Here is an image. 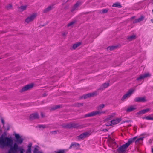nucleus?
Instances as JSON below:
<instances>
[{
	"mask_svg": "<svg viewBox=\"0 0 153 153\" xmlns=\"http://www.w3.org/2000/svg\"><path fill=\"white\" fill-rule=\"evenodd\" d=\"M13 140L11 137H4L2 135L0 137V146L4 147L7 146L10 147L9 153H18L19 151L20 153H24V149L22 148L19 147L17 143H15L13 146Z\"/></svg>",
	"mask_w": 153,
	"mask_h": 153,
	"instance_id": "f257e3e1",
	"label": "nucleus"
},
{
	"mask_svg": "<svg viewBox=\"0 0 153 153\" xmlns=\"http://www.w3.org/2000/svg\"><path fill=\"white\" fill-rule=\"evenodd\" d=\"M61 126L65 129H70L72 128H76L79 127L80 126L78 123H71L67 124H62Z\"/></svg>",
	"mask_w": 153,
	"mask_h": 153,
	"instance_id": "f03ea898",
	"label": "nucleus"
},
{
	"mask_svg": "<svg viewBox=\"0 0 153 153\" xmlns=\"http://www.w3.org/2000/svg\"><path fill=\"white\" fill-rule=\"evenodd\" d=\"M105 111H93L91 113H88L85 114L84 116V117L86 118L88 117H91L93 116H95L101 113H105Z\"/></svg>",
	"mask_w": 153,
	"mask_h": 153,
	"instance_id": "7ed1b4c3",
	"label": "nucleus"
},
{
	"mask_svg": "<svg viewBox=\"0 0 153 153\" xmlns=\"http://www.w3.org/2000/svg\"><path fill=\"white\" fill-rule=\"evenodd\" d=\"M128 148L127 146L125 144L120 146L117 149L116 151L118 153H126V149Z\"/></svg>",
	"mask_w": 153,
	"mask_h": 153,
	"instance_id": "20e7f679",
	"label": "nucleus"
},
{
	"mask_svg": "<svg viewBox=\"0 0 153 153\" xmlns=\"http://www.w3.org/2000/svg\"><path fill=\"white\" fill-rule=\"evenodd\" d=\"M134 91V89L133 88H131L130 89L128 90V91L123 96L121 100L123 101L127 97H130V96L133 93Z\"/></svg>",
	"mask_w": 153,
	"mask_h": 153,
	"instance_id": "39448f33",
	"label": "nucleus"
},
{
	"mask_svg": "<svg viewBox=\"0 0 153 153\" xmlns=\"http://www.w3.org/2000/svg\"><path fill=\"white\" fill-rule=\"evenodd\" d=\"M33 86L34 84L33 83L27 84L23 87L20 91V92H22L30 90L33 88Z\"/></svg>",
	"mask_w": 153,
	"mask_h": 153,
	"instance_id": "423d86ee",
	"label": "nucleus"
},
{
	"mask_svg": "<svg viewBox=\"0 0 153 153\" xmlns=\"http://www.w3.org/2000/svg\"><path fill=\"white\" fill-rule=\"evenodd\" d=\"M134 100L135 102H144L147 101L145 96L143 97H136L134 99Z\"/></svg>",
	"mask_w": 153,
	"mask_h": 153,
	"instance_id": "0eeeda50",
	"label": "nucleus"
},
{
	"mask_svg": "<svg viewBox=\"0 0 153 153\" xmlns=\"http://www.w3.org/2000/svg\"><path fill=\"white\" fill-rule=\"evenodd\" d=\"M37 14L36 13H34L32 15H31L30 16L27 17L25 19V22L28 23L30 22L33 21L36 17Z\"/></svg>",
	"mask_w": 153,
	"mask_h": 153,
	"instance_id": "6e6552de",
	"label": "nucleus"
},
{
	"mask_svg": "<svg viewBox=\"0 0 153 153\" xmlns=\"http://www.w3.org/2000/svg\"><path fill=\"white\" fill-rule=\"evenodd\" d=\"M137 138L136 137H135L132 138L128 139V142L125 143L126 145L128 147L129 146L132 144L133 143L135 142V139Z\"/></svg>",
	"mask_w": 153,
	"mask_h": 153,
	"instance_id": "1a4fd4ad",
	"label": "nucleus"
},
{
	"mask_svg": "<svg viewBox=\"0 0 153 153\" xmlns=\"http://www.w3.org/2000/svg\"><path fill=\"white\" fill-rule=\"evenodd\" d=\"M89 135V133L88 132H85L77 137V138L79 140L80 139H82L88 136Z\"/></svg>",
	"mask_w": 153,
	"mask_h": 153,
	"instance_id": "9d476101",
	"label": "nucleus"
},
{
	"mask_svg": "<svg viewBox=\"0 0 153 153\" xmlns=\"http://www.w3.org/2000/svg\"><path fill=\"white\" fill-rule=\"evenodd\" d=\"M150 76V75L149 73H146L144 74H143L140 75L137 78L136 80L137 81L141 80L143 79L146 77Z\"/></svg>",
	"mask_w": 153,
	"mask_h": 153,
	"instance_id": "9b49d317",
	"label": "nucleus"
},
{
	"mask_svg": "<svg viewBox=\"0 0 153 153\" xmlns=\"http://www.w3.org/2000/svg\"><path fill=\"white\" fill-rule=\"evenodd\" d=\"M15 138L16 140V142L17 143H21L23 141V139L21 138L20 135L18 134H15Z\"/></svg>",
	"mask_w": 153,
	"mask_h": 153,
	"instance_id": "f8f14e48",
	"label": "nucleus"
},
{
	"mask_svg": "<svg viewBox=\"0 0 153 153\" xmlns=\"http://www.w3.org/2000/svg\"><path fill=\"white\" fill-rule=\"evenodd\" d=\"M39 118V114L37 113L32 114L29 117V119L30 120H32L34 119H38Z\"/></svg>",
	"mask_w": 153,
	"mask_h": 153,
	"instance_id": "ddd939ff",
	"label": "nucleus"
},
{
	"mask_svg": "<svg viewBox=\"0 0 153 153\" xmlns=\"http://www.w3.org/2000/svg\"><path fill=\"white\" fill-rule=\"evenodd\" d=\"M82 3V2L81 1H77L72 7L71 11V12H74L76 9L77 8L79 5H81Z\"/></svg>",
	"mask_w": 153,
	"mask_h": 153,
	"instance_id": "4468645a",
	"label": "nucleus"
},
{
	"mask_svg": "<svg viewBox=\"0 0 153 153\" xmlns=\"http://www.w3.org/2000/svg\"><path fill=\"white\" fill-rule=\"evenodd\" d=\"M80 146V145L79 143L76 142H73L71 143L69 149H71L73 147H76V149H79Z\"/></svg>",
	"mask_w": 153,
	"mask_h": 153,
	"instance_id": "2eb2a0df",
	"label": "nucleus"
},
{
	"mask_svg": "<svg viewBox=\"0 0 153 153\" xmlns=\"http://www.w3.org/2000/svg\"><path fill=\"white\" fill-rule=\"evenodd\" d=\"M136 109L135 106L131 105L126 110V112L127 113L131 112Z\"/></svg>",
	"mask_w": 153,
	"mask_h": 153,
	"instance_id": "dca6fc26",
	"label": "nucleus"
},
{
	"mask_svg": "<svg viewBox=\"0 0 153 153\" xmlns=\"http://www.w3.org/2000/svg\"><path fill=\"white\" fill-rule=\"evenodd\" d=\"M121 121L120 118H117L116 119H114L110 121V123L113 125H115L119 123Z\"/></svg>",
	"mask_w": 153,
	"mask_h": 153,
	"instance_id": "f3484780",
	"label": "nucleus"
},
{
	"mask_svg": "<svg viewBox=\"0 0 153 153\" xmlns=\"http://www.w3.org/2000/svg\"><path fill=\"white\" fill-rule=\"evenodd\" d=\"M150 110L149 108H147L145 109H143L139 111L137 113L138 115L143 114L148 112Z\"/></svg>",
	"mask_w": 153,
	"mask_h": 153,
	"instance_id": "a211bd4d",
	"label": "nucleus"
},
{
	"mask_svg": "<svg viewBox=\"0 0 153 153\" xmlns=\"http://www.w3.org/2000/svg\"><path fill=\"white\" fill-rule=\"evenodd\" d=\"M61 105H56L54 106H53L52 107H50V111H52L53 110H56V109H58L59 108L61 107H62Z\"/></svg>",
	"mask_w": 153,
	"mask_h": 153,
	"instance_id": "6ab92c4d",
	"label": "nucleus"
},
{
	"mask_svg": "<svg viewBox=\"0 0 153 153\" xmlns=\"http://www.w3.org/2000/svg\"><path fill=\"white\" fill-rule=\"evenodd\" d=\"M143 137H140L137 139H135V143L136 144L141 143L143 140Z\"/></svg>",
	"mask_w": 153,
	"mask_h": 153,
	"instance_id": "aec40b11",
	"label": "nucleus"
},
{
	"mask_svg": "<svg viewBox=\"0 0 153 153\" xmlns=\"http://www.w3.org/2000/svg\"><path fill=\"white\" fill-rule=\"evenodd\" d=\"M90 97L96 96L99 94L98 91H96L93 92L89 93Z\"/></svg>",
	"mask_w": 153,
	"mask_h": 153,
	"instance_id": "412c9836",
	"label": "nucleus"
},
{
	"mask_svg": "<svg viewBox=\"0 0 153 153\" xmlns=\"http://www.w3.org/2000/svg\"><path fill=\"white\" fill-rule=\"evenodd\" d=\"M32 144L29 143L28 146V149L26 151V153H31V147Z\"/></svg>",
	"mask_w": 153,
	"mask_h": 153,
	"instance_id": "4be33fe9",
	"label": "nucleus"
},
{
	"mask_svg": "<svg viewBox=\"0 0 153 153\" xmlns=\"http://www.w3.org/2000/svg\"><path fill=\"white\" fill-rule=\"evenodd\" d=\"M114 114H112L108 115L107 118H106L105 119L104 121V122H107V121L109 120H111L112 118L114 116Z\"/></svg>",
	"mask_w": 153,
	"mask_h": 153,
	"instance_id": "5701e85b",
	"label": "nucleus"
},
{
	"mask_svg": "<svg viewBox=\"0 0 153 153\" xmlns=\"http://www.w3.org/2000/svg\"><path fill=\"white\" fill-rule=\"evenodd\" d=\"M112 7H118L119 8H120L122 7L121 5L119 2H116L114 3L112 5Z\"/></svg>",
	"mask_w": 153,
	"mask_h": 153,
	"instance_id": "b1692460",
	"label": "nucleus"
},
{
	"mask_svg": "<svg viewBox=\"0 0 153 153\" xmlns=\"http://www.w3.org/2000/svg\"><path fill=\"white\" fill-rule=\"evenodd\" d=\"M136 38V36L135 35H133L132 36H130L129 37H128L127 39L130 41L133 40L135 39Z\"/></svg>",
	"mask_w": 153,
	"mask_h": 153,
	"instance_id": "393cba45",
	"label": "nucleus"
},
{
	"mask_svg": "<svg viewBox=\"0 0 153 153\" xmlns=\"http://www.w3.org/2000/svg\"><path fill=\"white\" fill-rule=\"evenodd\" d=\"M81 44V42H77L76 43L74 44L73 45L72 48L74 49H75L77 47L79 46Z\"/></svg>",
	"mask_w": 153,
	"mask_h": 153,
	"instance_id": "a878e982",
	"label": "nucleus"
},
{
	"mask_svg": "<svg viewBox=\"0 0 153 153\" xmlns=\"http://www.w3.org/2000/svg\"><path fill=\"white\" fill-rule=\"evenodd\" d=\"M27 7V5H22L20 7H19V9H20L21 10V11H23L25 10L26 9Z\"/></svg>",
	"mask_w": 153,
	"mask_h": 153,
	"instance_id": "bb28decb",
	"label": "nucleus"
},
{
	"mask_svg": "<svg viewBox=\"0 0 153 153\" xmlns=\"http://www.w3.org/2000/svg\"><path fill=\"white\" fill-rule=\"evenodd\" d=\"M117 46H111L108 47V48H109V50L110 51H112L115 49L117 48Z\"/></svg>",
	"mask_w": 153,
	"mask_h": 153,
	"instance_id": "cd10ccee",
	"label": "nucleus"
},
{
	"mask_svg": "<svg viewBox=\"0 0 153 153\" xmlns=\"http://www.w3.org/2000/svg\"><path fill=\"white\" fill-rule=\"evenodd\" d=\"M90 97L89 93L83 95L82 97L81 98H84V99H86L87 98Z\"/></svg>",
	"mask_w": 153,
	"mask_h": 153,
	"instance_id": "c85d7f7f",
	"label": "nucleus"
},
{
	"mask_svg": "<svg viewBox=\"0 0 153 153\" xmlns=\"http://www.w3.org/2000/svg\"><path fill=\"white\" fill-rule=\"evenodd\" d=\"M83 105V103H78L75 104L74 106L77 107H80V106H82Z\"/></svg>",
	"mask_w": 153,
	"mask_h": 153,
	"instance_id": "c756f323",
	"label": "nucleus"
},
{
	"mask_svg": "<svg viewBox=\"0 0 153 153\" xmlns=\"http://www.w3.org/2000/svg\"><path fill=\"white\" fill-rule=\"evenodd\" d=\"M33 153H42V152L39 151V150L36 147H35L33 151Z\"/></svg>",
	"mask_w": 153,
	"mask_h": 153,
	"instance_id": "7c9ffc66",
	"label": "nucleus"
},
{
	"mask_svg": "<svg viewBox=\"0 0 153 153\" xmlns=\"http://www.w3.org/2000/svg\"><path fill=\"white\" fill-rule=\"evenodd\" d=\"M102 85L105 88H107L109 85V83H103Z\"/></svg>",
	"mask_w": 153,
	"mask_h": 153,
	"instance_id": "2f4dec72",
	"label": "nucleus"
},
{
	"mask_svg": "<svg viewBox=\"0 0 153 153\" xmlns=\"http://www.w3.org/2000/svg\"><path fill=\"white\" fill-rule=\"evenodd\" d=\"M105 105L104 104H101L98 107V110H102L104 107Z\"/></svg>",
	"mask_w": 153,
	"mask_h": 153,
	"instance_id": "473e14b6",
	"label": "nucleus"
},
{
	"mask_svg": "<svg viewBox=\"0 0 153 153\" xmlns=\"http://www.w3.org/2000/svg\"><path fill=\"white\" fill-rule=\"evenodd\" d=\"M55 4H51V5L48 6V11L50 10H51L53 9L54 8V5Z\"/></svg>",
	"mask_w": 153,
	"mask_h": 153,
	"instance_id": "72a5a7b5",
	"label": "nucleus"
},
{
	"mask_svg": "<svg viewBox=\"0 0 153 153\" xmlns=\"http://www.w3.org/2000/svg\"><path fill=\"white\" fill-rule=\"evenodd\" d=\"M144 19V17L143 16H141L140 17L138 18L137 19L139 21V22L141 21H143Z\"/></svg>",
	"mask_w": 153,
	"mask_h": 153,
	"instance_id": "f704fd0d",
	"label": "nucleus"
},
{
	"mask_svg": "<svg viewBox=\"0 0 153 153\" xmlns=\"http://www.w3.org/2000/svg\"><path fill=\"white\" fill-rule=\"evenodd\" d=\"M75 22V21H72L70 22V23L68 24H67V27H69L72 25L73 24H74Z\"/></svg>",
	"mask_w": 153,
	"mask_h": 153,
	"instance_id": "c9c22d12",
	"label": "nucleus"
},
{
	"mask_svg": "<svg viewBox=\"0 0 153 153\" xmlns=\"http://www.w3.org/2000/svg\"><path fill=\"white\" fill-rule=\"evenodd\" d=\"M108 11L107 9H103L102 10V12H101V13L104 14L107 13Z\"/></svg>",
	"mask_w": 153,
	"mask_h": 153,
	"instance_id": "e433bc0d",
	"label": "nucleus"
},
{
	"mask_svg": "<svg viewBox=\"0 0 153 153\" xmlns=\"http://www.w3.org/2000/svg\"><path fill=\"white\" fill-rule=\"evenodd\" d=\"M104 89H105L102 85L100 86V88L98 89L97 91H98H98L99 90H101V91L103 90Z\"/></svg>",
	"mask_w": 153,
	"mask_h": 153,
	"instance_id": "4c0bfd02",
	"label": "nucleus"
},
{
	"mask_svg": "<svg viewBox=\"0 0 153 153\" xmlns=\"http://www.w3.org/2000/svg\"><path fill=\"white\" fill-rule=\"evenodd\" d=\"M146 119L147 120H153V117H149V116H147L146 117Z\"/></svg>",
	"mask_w": 153,
	"mask_h": 153,
	"instance_id": "58836bf2",
	"label": "nucleus"
},
{
	"mask_svg": "<svg viewBox=\"0 0 153 153\" xmlns=\"http://www.w3.org/2000/svg\"><path fill=\"white\" fill-rule=\"evenodd\" d=\"M12 7V5L11 4H9L6 6V8L7 9H9Z\"/></svg>",
	"mask_w": 153,
	"mask_h": 153,
	"instance_id": "ea45409f",
	"label": "nucleus"
},
{
	"mask_svg": "<svg viewBox=\"0 0 153 153\" xmlns=\"http://www.w3.org/2000/svg\"><path fill=\"white\" fill-rule=\"evenodd\" d=\"M38 126L40 128H45V125H39Z\"/></svg>",
	"mask_w": 153,
	"mask_h": 153,
	"instance_id": "a19ab883",
	"label": "nucleus"
},
{
	"mask_svg": "<svg viewBox=\"0 0 153 153\" xmlns=\"http://www.w3.org/2000/svg\"><path fill=\"white\" fill-rule=\"evenodd\" d=\"M50 134H56V131H51L50 132Z\"/></svg>",
	"mask_w": 153,
	"mask_h": 153,
	"instance_id": "79ce46f5",
	"label": "nucleus"
},
{
	"mask_svg": "<svg viewBox=\"0 0 153 153\" xmlns=\"http://www.w3.org/2000/svg\"><path fill=\"white\" fill-rule=\"evenodd\" d=\"M48 12V7L46 8L43 10V13H45Z\"/></svg>",
	"mask_w": 153,
	"mask_h": 153,
	"instance_id": "37998d69",
	"label": "nucleus"
},
{
	"mask_svg": "<svg viewBox=\"0 0 153 153\" xmlns=\"http://www.w3.org/2000/svg\"><path fill=\"white\" fill-rule=\"evenodd\" d=\"M105 125L107 126H111L112 124H111V123H108L105 124Z\"/></svg>",
	"mask_w": 153,
	"mask_h": 153,
	"instance_id": "c03bdc74",
	"label": "nucleus"
},
{
	"mask_svg": "<svg viewBox=\"0 0 153 153\" xmlns=\"http://www.w3.org/2000/svg\"><path fill=\"white\" fill-rule=\"evenodd\" d=\"M139 22L137 19H135L133 22V23H137Z\"/></svg>",
	"mask_w": 153,
	"mask_h": 153,
	"instance_id": "a18cd8bd",
	"label": "nucleus"
},
{
	"mask_svg": "<svg viewBox=\"0 0 153 153\" xmlns=\"http://www.w3.org/2000/svg\"><path fill=\"white\" fill-rule=\"evenodd\" d=\"M1 122H2V123L3 124V125L4 126V120L3 119H1Z\"/></svg>",
	"mask_w": 153,
	"mask_h": 153,
	"instance_id": "49530a36",
	"label": "nucleus"
},
{
	"mask_svg": "<svg viewBox=\"0 0 153 153\" xmlns=\"http://www.w3.org/2000/svg\"><path fill=\"white\" fill-rule=\"evenodd\" d=\"M67 34V33L64 32V33H63L62 35L63 36H65Z\"/></svg>",
	"mask_w": 153,
	"mask_h": 153,
	"instance_id": "de8ad7c7",
	"label": "nucleus"
},
{
	"mask_svg": "<svg viewBox=\"0 0 153 153\" xmlns=\"http://www.w3.org/2000/svg\"><path fill=\"white\" fill-rule=\"evenodd\" d=\"M101 131H108V129H102V130H101Z\"/></svg>",
	"mask_w": 153,
	"mask_h": 153,
	"instance_id": "09e8293b",
	"label": "nucleus"
},
{
	"mask_svg": "<svg viewBox=\"0 0 153 153\" xmlns=\"http://www.w3.org/2000/svg\"><path fill=\"white\" fill-rule=\"evenodd\" d=\"M41 114L42 117H44V115L43 114V113L42 112L41 113Z\"/></svg>",
	"mask_w": 153,
	"mask_h": 153,
	"instance_id": "8fccbe9b",
	"label": "nucleus"
},
{
	"mask_svg": "<svg viewBox=\"0 0 153 153\" xmlns=\"http://www.w3.org/2000/svg\"><path fill=\"white\" fill-rule=\"evenodd\" d=\"M137 126H134V130L135 131L137 129Z\"/></svg>",
	"mask_w": 153,
	"mask_h": 153,
	"instance_id": "3c124183",
	"label": "nucleus"
},
{
	"mask_svg": "<svg viewBox=\"0 0 153 153\" xmlns=\"http://www.w3.org/2000/svg\"><path fill=\"white\" fill-rule=\"evenodd\" d=\"M130 121V120H126V121H124V123H125V122H129Z\"/></svg>",
	"mask_w": 153,
	"mask_h": 153,
	"instance_id": "603ef678",
	"label": "nucleus"
},
{
	"mask_svg": "<svg viewBox=\"0 0 153 153\" xmlns=\"http://www.w3.org/2000/svg\"><path fill=\"white\" fill-rule=\"evenodd\" d=\"M69 0H64V1L65 2V3H67Z\"/></svg>",
	"mask_w": 153,
	"mask_h": 153,
	"instance_id": "864d4df0",
	"label": "nucleus"
},
{
	"mask_svg": "<svg viewBox=\"0 0 153 153\" xmlns=\"http://www.w3.org/2000/svg\"><path fill=\"white\" fill-rule=\"evenodd\" d=\"M151 21L152 23H153V19H152L151 20Z\"/></svg>",
	"mask_w": 153,
	"mask_h": 153,
	"instance_id": "5fc2aeb1",
	"label": "nucleus"
},
{
	"mask_svg": "<svg viewBox=\"0 0 153 153\" xmlns=\"http://www.w3.org/2000/svg\"><path fill=\"white\" fill-rule=\"evenodd\" d=\"M145 117H142V118L143 119H146Z\"/></svg>",
	"mask_w": 153,
	"mask_h": 153,
	"instance_id": "6e6d98bb",
	"label": "nucleus"
},
{
	"mask_svg": "<svg viewBox=\"0 0 153 153\" xmlns=\"http://www.w3.org/2000/svg\"><path fill=\"white\" fill-rule=\"evenodd\" d=\"M43 96H46L47 95H46V94H43Z\"/></svg>",
	"mask_w": 153,
	"mask_h": 153,
	"instance_id": "4d7b16f0",
	"label": "nucleus"
},
{
	"mask_svg": "<svg viewBox=\"0 0 153 153\" xmlns=\"http://www.w3.org/2000/svg\"><path fill=\"white\" fill-rule=\"evenodd\" d=\"M131 126V124H129L128 125V127H129L130 126Z\"/></svg>",
	"mask_w": 153,
	"mask_h": 153,
	"instance_id": "13d9d810",
	"label": "nucleus"
},
{
	"mask_svg": "<svg viewBox=\"0 0 153 153\" xmlns=\"http://www.w3.org/2000/svg\"><path fill=\"white\" fill-rule=\"evenodd\" d=\"M152 153H153V148H152Z\"/></svg>",
	"mask_w": 153,
	"mask_h": 153,
	"instance_id": "bf43d9fd",
	"label": "nucleus"
},
{
	"mask_svg": "<svg viewBox=\"0 0 153 153\" xmlns=\"http://www.w3.org/2000/svg\"><path fill=\"white\" fill-rule=\"evenodd\" d=\"M114 143L115 144H116V142H114L113 143Z\"/></svg>",
	"mask_w": 153,
	"mask_h": 153,
	"instance_id": "052dcab7",
	"label": "nucleus"
},
{
	"mask_svg": "<svg viewBox=\"0 0 153 153\" xmlns=\"http://www.w3.org/2000/svg\"><path fill=\"white\" fill-rule=\"evenodd\" d=\"M84 13L85 14H87V13Z\"/></svg>",
	"mask_w": 153,
	"mask_h": 153,
	"instance_id": "680f3d73",
	"label": "nucleus"
},
{
	"mask_svg": "<svg viewBox=\"0 0 153 153\" xmlns=\"http://www.w3.org/2000/svg\"><path fill=\"white\" fill-rule=\"evenodd\" d=\"M152 12L153 13V9L152 10Z\"/></svg>",
	"mask_w": 153,
	"mask_h": 153,
	"instance_id": "e2e57ef3",
	"label": "nucleus"
},
{
	"mask_svg": "<svg viewBox=\"0 0 153 153\" xmlns=\"http://www.w3.org/2000/svg\"><path fill=\"white\" fill-rule=\"evenodd\" d=\"M8 153H9V150L8 151Z\"/></svg>",
	"mask_w": 153,
	"mask_h": 153,
	"instance_id": "0e129e2a",
	"label": "nucleus"
}]
</instances>
